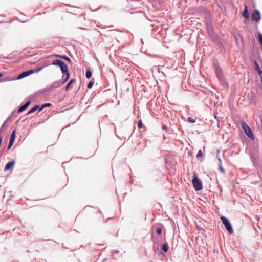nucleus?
I'll list each match as a JSON object with an SVG mask.
<instances>
[{"label": "nucleus", "instance_id": "nucleus-1", "mask_svg": "<svg viewBox=\"0 0 262 262\" xmlns=\"http://www.w3.org/2000/svg\"><path fill=\"white\" fill-rule=\"evenodd\" d=\"M192 182L193 187L196 191H199L202 189L203 186L202 182L198 178L196 173L193 175V178L192 180Z\"/></svg>", "mask_w": 262, "mask_h": 262}, {"label": "nucleus", "instance_id": "nucleus-2", "mask_svg": "<svg viewBox=\"0 0 262 262\" xmlns=\"http://www.w3.org/2000/svg\"><path fill=\"white\" fill-rule=\"evenodd\" d=\"M221 220L225 226L226 230L228 231L229 234H232L233 233V230L232 229V226L229 222V220L227 217L224 216H222L221 217Z\"/></svg>", "mask_w": 262, "mask_h": 262}, {"label": "nucleus", "instance_id": "nucleus-3", "mask_svg": "<svg viewBox=\"0 0 262 262\" xmlns=\"http://www.w3.org/2000/svg\"><path fill=\"white\" fill-rule=\"evenodd\" d=\"M242 128L244 129L246 135L252 140L254 139V136L252 133V132L247 124L244 122H243L241 124Z\"/></svg>", "mask_w": 262, "mask_h": 262}, {"label": "nucleus", "instance_id": "nucleus-4", "mask_svg": "<svg viewBox=\"0 0 262 262\" xmlns=\"http://www.w3.org/2000/svg\"><path fill=\"white\" fill-rule=\"evenodd\" d=\"M52 64L53 65L58 66L60 67L62 73H64V72H67V70L68 69V66L62 61L59 59H56L53 61Z\"/></svg>", "mask_w": 262, "mask_h": 262}, {"label": "nucleus", "instance_id": "nucleus-5", "mask_svg": "<svg viewBox=\"0 0 262 262\" xmlns=\"http://www.w3.org/2000/svg\"><path fill=\"white\" fill-rule=\"evenodd\" d=\"M261 18V15L258 10H255L252 15V20L258 21Z\"/></svg>", "mask_w": 262, "mask_h": 262}, {"label": "nucleus", "instance_id": "nucleus-6", "mask_svg": "<svg viewBox=\"0 0 262 262\" xmlns=\"http://www.w3.org/2000/svg\"><path fill=\"white\" fill-rule=\"evenodd\" d=\"M34 73V71L33 70H28L27 71H25L21 73L19 76L17 77L18 79H22L25 77H27L33 73Z\"/></svg>", "mask_w": 262, "mask_h": 262}, {"label": "nucleus", "instance_id": "nucleus-7", "mask_svg": "<svg viewBox=\"0 0 262 262\" xmlns=\"http://www.w3.org/2000/svg\"><path fill=\"white\" fill-rule=\"evenodd\" d=\"M214 68H215V71L216 76L219 79L221 80L222 78V69H221V68L219 66H218L217 65L214 66Z\"/></svg>", "mask_w": 262, "mask_h": 262}, {"label": "nucleus", "instance_id": "nucleus-8", "mask_svg": "<svg viewBox=\"0 0 262 262\" xmlns=\"http://www.w3.org/2000/svg\"><path fill=\"white\" fill-rule=\"evenodd\" d=\"M30 104V101H28L27 103H26L24 105L21 106L18 110V112L21 113L26 109H27L29 105Z\"/></svg>", "mask_w": 262, "mask_h": 262}, {"label": "nucleus", "instance_id": "nucleus-9", "mask_svg": "<svg viewBox=\"0 0 262 262\" xmlns=\"http://www.w3.org/2000/svg\"><path fill=\"white\" fill-rule=\"evenodd\" d=\"M14 164H15L14 161H11V162H8L6 164V165L5 167V170H9L10 169H11V168H12L14 166Z\"/></svg>", "mask_w": 262, "mask_h": 262}, {"label": "nucleus", "instance_id": "nucleus-10", "mask_svg": "<svg viewBox=\"0 0 262 262\" xmlns=\"http://www.w3.org/2000/svg\"><path fill=\"white\" fill-rule=\"evenodd\" d=\"M243 16L246 18H249V13L247 5H245V8L243 13Z\"/></svg>", "mask_w": 262, "mask_h": 262}, {"label": "nucleus", "instance_id": "nucleus-11", "mask_svg": "<svg viewBox=\"0 0 262 262\" xmlns=\"http://www.w3.org/2000/svg\"><path fill=\"white\" fill-rule=\"evenodd\" d=\"M255 67H256V70L259 76H262V71H261L259 66L258 65V64L257 63L256 61H255Z\"/></svg>", "mask_w": 262, "mask_h": 262}, {"label": "nucleus", "instance_id": "nucleus-12", "mask_svg": "<svg viewBox=\"0 0 262 262\" xmlns=\"http://www.w3.org/2000/svg\"><path fill=\"white\" fill-rule=\"evenodd\" d=\"M63 82L61 81H56L53 83V86L57 88L62 86L63 84Z\"/></svg>", "mask_w": 262, "mask_h": 262}, {"label": "nucleus", "instance_id": "nucleus-13", "mask_svg": "<svg viewBox=\"0 0 262 262\" xmlns=\"http://www.w3.org/2000/svg\"><path fill=\"white\" fill-rule=\"evenodd\" d=\"M39 106L38 105H35L33 108H32V109H31L28 112V114H31L32 113H34V112H35L36 111H37L38 109H39Z\"/></svg>", "mask_w": 262, "mask_h": 262}, {"label": "nucleus", "instance_id": "nucleus-14", "mask_svg": "<svg viewBox=\"0 0 262 262\" xmlns=\"http://www.w3.org/2000/svg\"><path fill=\"white\" fill-rule=\"evenodd\" d=\"M75 79H72L70 81V82L67 84V86L66 87V90L68 91L70 88L71 87V85L75 81Z\"/></svg>", "mask_w": 262, "mask_h": 262}, {"label": "nucleus", "instance_id": "nucleus-15", "mask_svg": "<svg viewBox=\"0 0 262 262\" xmlns=\"http://www.w3.org/2000/svg\"><path fill=\"white\" fill-rule=\"evenodd\" d=\"M63 73L64 74L65 73L66 74V76L65 78H64V81H63V83H64L66 82H67L68 80V79L70 78V74L68 72V69L67 70V72H64V73Z\"/></svg>", "mask_w": 262, "mask_h": 262}, {"label": "nucleus", "instance_id": "nucleus-16", "mask_svg": "<svg viewBox=\"0 0 262 262\" xmlns=\"http://www.w3.org/2000/svg\"><path fill=\"white\" fill-rule=\"evenodd\" d=\"M162 250L165 252H167L168 250V245L167 244H164L162 245Z\"/></svg>", "mask_w": 262, "mask_h": 262}, {"label": "nucleus", "instance_id": "nucleus-17", "mask_svg": "<svg viewBox=\"0 0 262 262\" xmlns=\"http://www.w3.org/2000/svg\"><path fill=\"white\" fill-rule=\"evenodd\" d=\"M55 56L56 57H60V58H63V59H64L65 60L68 61L70 62H71V59L69 57H68L64 56H60V55H55Z\"/></svg>", "mask_w": 262, "mask_h": 262}, {"label": "nucleus", "instance_id": "nucleus-18", "mask_svg": "<svg viewBox=\"0 0 262 262\" xmlns=\"http://www.w3.org/2000/svg\"><path fill=\"white\" fill-rule=\"evenodd\" d=\"M219 169L220 171L223 173H225V171L222 166V163H219Z\"/></svg>", "mask_w": 262, "mask_h": 262}, {"label": "nucleus", "instance_id": "nucleus-19", "mask_svg": "<svg viewBox=\"0 0 262 262\" xmlns=\"http://www.w3.org/2000/svg\"><path fill=\"white\" fill-rule=\"evenodd\" d=\"M86 77L87 78H90L92 76V72L90 70H88L86 72Z\"/></svg>", "mask_w": 262, "mask_h": 262}, {"label": "nucleus", "instance_id": "nucleus-20", "mask_svg": "<svg viewBox=\"0 0 262 262\" xmlns=\"http://www.w3.org/2000/svg\"><path fill=\"white\" fill-rule=\"evenodd\" d=\"M15 134H16V131L14 130L11 135V138H10L11 140L15 141V137H16Z\"/></svg>", "mask_w": 262, "mask_h": 262}, {"label": "nucleus", "instance_id": "nucleus-21", "mask_svg": "<svg viewBox=\"0 0 262 262\" xmlns=\"http://www.w3.org/2000/svg\"><path fill=\"white\" fill-rule=\"evenodd\" d=\"M14 141H15L10 140L9 144L8 147V150H9L11 148Z\"/></svg>", "mask_w": 262, "mask_h": 262}, {"label": "nucleus", "instance_id": "nucleus-22", "mask_svg": "<svg viewBox=\"0 0 262 262\" xmlns=\"http://www.w3.org/2000/svg\"><path fill=\"white\" fill-rule=\"evenodd\" d=\"M51 105V104L50 103H46L43 104L42 107L40 108V111L42 110L45 107H49Z\"/></svg>", "mask_w": 262, "mask_h": 262}, {"label": "nucleus", "instance_id": "nucleus-23", "mask_svg": "<svg viewBox=\"0 0 262 262\" xmlns=\"http://www.w3.org/2000/svg\"><path fill=\"white\" fill-rule=\"evenodd\" d=\"M202 156H203L202 151L201 150H200L196 155V157L200 158V157H202Z\"/></svg>", "mask_w": 262, "mask_h": 262}, {"label": "nucleus", "instance_id": "nucleus-24", "mask_svg": "<svg viewBox=\"0 0 262 262\" xmlns=\"http://www.w3.org/2000/svg\"><path fill=\"white\" fill-rule=\"evenodd\" d=\"M188 121L191 123H194L195 122V120L192 117H188Z\"/></svg>", "mask_w": 262, "mask_h": 262}, {"label": "nucleus", "instance_id": "nucleus-25", "mask_svg": "<svg viewBox=\"0 0 262 262\" xmlns=\"http://www.w3.org/2000/svg\"><path fill=\"white\" fill-rule=\"evenodd\" d=\"M142 126H143L142 122L141 120H140L138 122V128H142Z\"/></svg>", "mask_w": 262, "mask_h": 262}, {"label": "nucleus", "instance_id": "nucleus-26", "mask_svg": "<svg viewBox=\"0 0 262 262\" xmlns=\"http://www.w3.org/2000/svg\"><path fill=\"white\" fill-rule=\"evenodd\" d=\"M93 84H94L93 82L90 81L88 84V88L89 89L91 88L93 86Z\"/></svg>", "mask_w": 262, "mask_h": 262}, {"label": "nucleus", "instance_id": "nucleus-27", "mask_svg": "<svg viewBox=\"0 0 262 262\" xmlns=\"http://www.w3.org/2000/svg\"><path fill=\"white\" fill-rule=\"evenodd\" d=\"M162 232V229L161 228H159L157 229V234L160 235V234H161Z\"/></svg>", "mask_w": 262, "mask_h": 262}, {"label": "nucleus", "instance_id": "nucleus-28", "mask_svg": "<svg viewBox=\"0 0 262 262\" xmlns=\"http://www.w3.org/2000/svg\"><path fill=\"white\" fill-rule=\"evenodd\" d=\"M216 158H217V159L219 160V163H222V160L220 158V156L219 155H217Z\"/></svg>", "mask_w": 262, "mask_h": 262}, {"label": "nucleus", "instance_id": "nucleus-29", "mask_svg": "<svg viewBox=\"0 0 262 262\" xmlns=\"http://www.w3.org/2000/svg\"><path fill=\"white\" fill-rule=\"evenodd\" d=\"M43 69V67L39 68L37 69H36L35 71H34V72L37 73Z\"/></svg>", "mask_w": 262, "mask_h": 262}, {"label": "nucleus", "instance_id": "nucleus-30", "mask_svg": "<svg viewBox=\"0 0 262 262\" xmlns=\"http://www.w3.org/2000/svg\"><path fill=\"white\" fill-rule=\"evenodd\" d=\"M162 128L163 129H164V130H167V126L165 125H163Z\"/></svg>", "mask_w": 262, "mask_h": 262}, {"label": "nucleus", "instance_id": "nucleus-31", "mask_svg": "<svg viewBox=\"0 0 262 262\" xmlns=\"http://www.w3.org/2000/svg\"><path fill=\"white\" fill-rule=\"evenodd\" d=\"M260 77L261 82V83H262V76H260Z\"/></svg>", "mask_w": 262, "mask_h": 262}, {"label": "nucleus", "instance_id": "nucleus-32", "mask_svg": "<svg viewBox=\"0 0 262 262\" xmlns=\"http://www.w3.org/2000/svg\"><path fill=\"white\" fill-rule=\"evenodd\" d=\"M2 76V74L0 73V77Z\"/></svg>", "mask_w": 262, "mask_h": 262}]
</instances>
